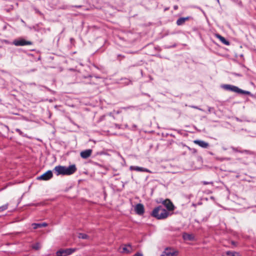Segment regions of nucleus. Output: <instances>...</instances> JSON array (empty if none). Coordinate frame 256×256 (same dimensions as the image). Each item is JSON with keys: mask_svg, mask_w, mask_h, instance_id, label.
Here are the masks:
<instances>
[{"mask_svg": "<svg viewBox=\"0 0 256 256\" xmlns=\"http://www.w3.org/2000/svg\"><path fill=\"white\" fill-rule=\"evenodd\" d=\"M226 256H240L239 254L235 252L228 251L226 253Z\"/></svg>", "mask_w": 256, "mask_h": 256, "instance_id": "obj_18", "label": "nucleus"}, {"mask_svg": "<svg viewBox=\"0 0 256 256\" xmlns=\"http://www.w3.org/2000/svg\"><path fill=\"white\" fill-rule=\"evenodd\" d=\"M218 2H219V0H216Z\"/></svg>", "mask_w": 256, "mask_h": 256, "instance_id": "obj_38", "label": "nucleus"}, {"mask_svg": "<svg viewBox=\"0 0 256 256\" xmlns=\"http://www.w3.org/2000/svg\"><path fill=\"white\" fill-rule=\"evenodd\" d=\"M92 153V150L88 149L80 152V156L83 158H87L90 157Z\"/></svg>", "mask_w": 256, "mask_h": 256, "instance_id": "obj_13", "label": "nucleus"}, {"mask_svg": "<svg viewBox=\"0 0 256 256\" xmlns=\"http://www.w3.org/2000/svg\"><path fill=\"white\" fill-rule=\"evenodd\" d=\"M182 237L184 240H192L194 239L193 234L187 233H184L182 235Z\"/></svg>", "mask_w": 256, "mask_h": 256, "instance_id": "obj_15", "label": "nucleus"}, {"mask_svg": "<svg viewBox=\"0 0 256 256\" xmlns=\"http://www.w3.org/2000/svg\"><path fill=\"white\" fill-rule=\"evenodd\" d=\"M135 256H143V255L141 253L137 252L135 254Z\"/></svg>", "mask_w": 256, "mask_h": 256, "instance_id": "obj_28", "label": "nucleus"}, {"mask_svg": "<svg viewBox=\"0 0 256 256\" xmlns=\"http://www.w3.org/2000/svg\"><path fill=\"white\" fill-rule=\"evenodd\" d=\"M76 7L77 8H80V6H77Z\"/></svg>", "mask_w": 256, "mask_h": 256, "instance_id": "obj_37", "label": "nucleus"}, {"mask_svg": "<svg viewBox=\"0 0 256 256\" xmlns=\"http://www.w3.org/2000/svg\"><path fill=\"white\" fill-rule=\"evenodd\" d=\"M54 170L57 176L70 175L76 172V168L75 164H72L68 167L58 166L54 168Z\"/></svg>", "mask_w": 256, "mask_h": 256, "instance_id": "obj_1", "label": "nucleus"}, {"mask_svg": "<svg viewBox=\"0 0 256 256\" xmlns=\"http://www.w3.org/2000/svg\"><path fill=\"white\" fill-rule=\"evenodd\" d=\"M16 131L18 132L20 135L22 134V132L18 128L16 129Z\"/></svg>", "mask_w": 256, "mask_h": 256, "instance_id": "obj_25", "label": "nucleus"}, {"mask_svg": "<svg viewBox=\"0 0 256 256\" xmlns=\"http://www.w3.org/2000/svg\"><path fill=\"white\" fill-rule=\"evenodd\" d=\"M78 238H82V239H88V238L89 236L86 234H83V233H80L78 234Z\"/></svg>", "mask_w": 256, "mask_h": 256, "instance_id": "obj_20", "label": "nucleus"}, {"mask_svg": "<svg viewBox=\"0 0 256 256\" xmlns=\"http://www.w3.org/2000/svg\"><path fill=\"white\" fill-rule=\"evenodd\" d=\"M193 152H196V150H193Z\"/></svg>", "mask_w": 256, "mask_h": 256, "instance_id": "obj_36", "label": "nucleus"}, {"mask_svg": "<svg viewBox=\"0 0 256 256\" xmlns=\"http://www.w3.org/2000/svg\"><path fill=\"white\" fill-rule=\"evenodd\" d=\"M212 109H213L212 108H210V107H209V108H208V112H212Z\"/></svg>", "mask_w": 256, "mask_h": 256, "instance_id": "obj_30", "label": "nucleus"}, {"mask_svg": "<svg viewBox=\"0 0 256 256\" xmlns=\"http://www.w3.org/2000/svg\"><path fill=\"white\" fill-rule=\"evenodd\" d=\"M8 208V204L0 206V212H4V210H7Z\"/></svg>", "mask_w": 256, "mask_h": 256, "instance_id": "obj_23", "label": "nucleus"}, {"mask_svg": "<svg viewBox=\"0 0 256 256\" xmlns=\"http://www.w3.org/2000/svg\"><path fill=\"white\" fill-rule=\"evenodd\" d=\"M185 22L184 20V19H183L182 18H179L177 20H176V24L178 26H181V25H182L184 24Z\"/></svg>", "mask_w": 256, "mask_h": 256, "instance_id": "obj_21", "label": "nucleus"}, {"mask_svg": "<svg viewBox=\"0 0 256 256\" xmlns=\"http://www.w3.org/2000/svg\"><path fill=\"white\" fill-rule=\"evenodd\" d=\"M222 88L225 90L232 91L238 94H244L246 95H249L250 94V92L248 91L242 90L238 88L236 86L231 84H223L222 86Z\"/></svg>", "mask_w": 256, "mask_h": 256, "instance_id": "obj_3", "label": "nucleus"}, {"mask_svg": "<svg viewBox=\"0 0 256 256\" xmlns=\"http://www.w3.org/2000/svg\"><path fill=\"white\" fill-rule=\"evenodd\" d=\"M162 204L168 210L170 211L173 210H174V206L169 200H166L162 202Z\"/></svg>", "mask_w": 256, "mask_h": 256, "instance_id": "obj_10", "label": "nucleus"}, {"mask_svg": "<svg viewBox=\"0 0 256 256\" xmlns=\"http://www.w3.org/2000/svg\"><path fill=\"white\" fill-rule=\"evenodd\" d=\"M194 142L202 148H208V146H209V144L208 142H206L202 140H194Z\"/></svg>", "mask_w": 256, "mask_h": 256, "instance_id": "obj_12", "label": "nucleus"}, {"mask_svg": "<svg viewBox=\"0 0 256 256\" xmlns=\"http://www.w3.org/2000/svg\"><path fill=\"white\" fill-rule=\"evenodd\" d=\"M32 226L33 228L35 230L42 227H46L48 226V224L46 222L33 223L32 224Z\"/></svg>", "mask_w": 256, "mask_h": 256, "instance_id": "obj_14", "label": "nucleus"}, {"mask_svg": "<svg viewBox=\"0 0 256 256\" xmlns=\"http://www.w3.org/2000/svg\"><path fill=\"white\" fill-rule=\"evenodd\" d=\"M230 148L234 152L241 153L242 150H240L238 148L231 146Z\"/></svg>", "mask_w": 256, "mask_h": 256, "instance_id": "obj_24", "label": "nucleus"}, {"mask_svg": "<svg viewBox=\"0 0 256 256\" xmlns=\"http://www.w3.org/2000/svg\"><path fill=\"white\" fill-rule=\"evenodd\" d=\"M132 107L133 106H130L126 107V108L124 107V108H122L124 109V110H126V109H128V108H132Z\"/></svg>", "mask_w": 256, "mask_h": 256, "instance_id": "obj_29", "label": "nucleus"}, {"mask_svg": "<svg viewBox=\"0 0 256 256\" xmlns=\"http://www.w3.org/2000/svg\"><path fill=\"white\" fill-rule=\"evenodd\" d=\"M204 184H208L207 182H204Z\"/></svg>", "mask_w": 256, "mask_h": 256, "instance_id": "obj_34", "label": "nucleus"}, {"mask_svg": "<svg viewBox=\"0 0 256 256\" xmlns=\"http://www.w3.org/2000/svg\"><path fill=\"white\" fill-rule=\"evenodd\" d=\"M78 250L76 248H69L66 249H60L56 252V256H68L70 255Z\"/></svg>", "mask_w": 256, "mask_h": 256, "instance_id": "obj_4", "label": "nucleus"}, {"mask_svg": "<svg viewBox=\"0 0 256 256\" xmlns=\"http://www.w3.org/2000/svg\"><path fill=\"white\" fill-rule=\"evenodd\" d=\"M130 168L132 170L152 173L150 170L142 167H140L138 166H130Z\"/></svg>", "mask_w": 256, "mask_h": 256, "instance_id": "obj_9", "label": "nucleus"}, {"mask_svg": "<svg viewBox=\"0 0 256 256\" xmlns=\"http://www.w3.org/2000/svg\"><path fill=\"white\" fill-rule=\"evenodd\" d=\"M178 252L170 248H166L160 256H176Z\"/></svg>", "mask_w": 256, "mask_h": 256, "instance_id": "obj_8", "label": "nucleus"}, {"mask_svg": "<svg viewBox=\"0 0 256 256\" xmlns=\"http://www.w3.org/2000/svg\"><path fill=\"white\" fill-rule=\"evenodd\" d=\"M228 198L238 204H240L242 200V198L239 197L236 193H228Z\"/></svg>", "mask_w": 256, "mask_h": 256, "instance_id": "obj_5", "label": "nucleus"}, {"mask_svg": "<svg viewBox=\"0 0 256 256\" xmlns=\"http://www.w3.org/2000/svg\"><path fill=\"white\" fill-rule=\"evenodd\" d=\"M193 152H196V150H193Z\"/></svg>", "mask_w": 256, "mask_h": 256, "instance_id": "obj_35", "label": "nucleus"}, {"mask_svg": "<svg viewBox=\"0 0 256 256\" xmlns=\"http://www.w3.org/2000/svg\"><path fill=\"white\" fill-rule=\"evenodd\" d=\"M132 250V248L130 244H128V245L125 246L122 248V252H124V253L128 254L131 252Z\"/></svg>", "mask_w": 256, "mask_h": 256, "instance_id": "obj_16", "label": "nucleus"}, {"mask_svg": "<svg viewBox=\"0 0 256 256\" xmlns=\"http://www.w3.org/2000/svg\"><path fill=\"white\" fill-rule=\"evenodd\" d=\"M183 19H184V22H186V20H189L190 18V16H187V17H182Z\"/></svg>", "mask_w": 256, "mask_h": 256, "instance_id": "obj_27", "label": "nucleus"}, {"mask_svg": "<svg viewBox=\"0 0 256 256\" xmlns=\"http://www.w3.org/2000/svg\"><path fill=\"white\" fill-rule=\"evenodd\" d=\"M174 9H175V10H176V9H177L178 6H175L174 7Z\"/></svg>", "mask_w": 256, "mask_h": 256, "instance_id": "obj_32", "label": "nucleus"}, {"mask_svg": "<svg viewBox=\"0 0 256 256\" xmlns=\"http://www.w3.org/2000/svg\"><path fill=\"white\" fill-rule=\"evenodd\" d=\"M52 172L51 170H48L43 174L38 177L37 179L38 180H50L52 177Z\"/></svg>", "mask_w": 256, "mask_h": 256, "instance_id": "obj_7", "label": "nucleus"}, {"mask_svg": "<svg viewBox=\"0 0 256 256\" xmlns=\"http://www.w3.org/2000/svg\"><path fill=\"white\" fill-rule=\"evenodd\" d=\"M190 107L192 108H196V109H198V110H202L200 108H199L198 107L196 106H190Z\"/></svg>", "mask_w": 256, "mask_h": 256, "instance_id": "obj_26", "label": "nucleus"}, {"mask_svg": "<svg viewBox=\"0 0 256 256\" xmlns=\"http://www.w3.org/2000/svg\"><path fill=\"white\" fill-rule=\"evenodd\" d=\"M135 211L139 215L143 214L144 212V206L140 204H137L135 207Z\"/></svg>", "mask_w": 256, "mask_h": 256, "instance_id": "obj_11", "label": "nucleus"}, {"mask_svg": "<svg viewBox=\"0 0 256 256\" xmlns=\"http://www.w3.org/2000/svg\"><path fill=\"white\" fill-rule=\"evenodd\" d=\"M120 111H119V110H118V111L116 112V114H120Z\"/></svg>", "mask_w": 256, "mask_h": 256, "instance_id": "obj_31", "label": "nucleus"}, {"mask_svg": "<svg viewBox=\"0 0 256 256\" xmlns=\"http://www.w3.org/2000/svg\"><path fill=\"white\" fill-rule=\"evenodd\" d=\"M241 153H245L247 154H254V152L249 150H242Z\"/></svg>", "mask_w": 256, "mask_h": 256, "instance_id": "obj_22", "label": "nucleus"}, {"mask_svg": "<svg viewBox=\"0 0 256 256\" xmlns=\"http://www.w3.org/2000/svg\"><path fill=\"white\" fill-rule=\"evenodd\" d=\"M216 37L220 40L222 42L225 44L226 45L228 46L230 44V42L226 40L224 37L221 36L220 34H217Z\"/></svg>", "mask_w": 256, "mask_h": 256, "instance_id": "obj_17", "label": "nucleus"}, {"mask_svg": "<svg viewBox=\"0 0 256 256\" xmlns=\"http://www.w3.org/2000/svg\"><path fill=\"white\" fill-rule=\"evenodd\" d=\"M169 212L162 206H158L154 208L152 213V216L158 220H162L166 218Z\"/></svg>", "mask_w": 256, "mask_h": 256, "instance_id": "obj_2", "label": "nucleus"}, {"mask_svg": "<svg viewBox=\"0 0 256 256\" xmlns=\"http://www.w3.org/2000/svg\"><path fill=\"white\" fill-rule=\"evenodd\" d=\"M70 40V41H71V42H72V40H74V38H71Z\"/></svg>", "mask_w": 256, "mask_h": 256, "instance_id": "obj_33", "label": "nucleus"}, {"mask_svg": "<svg viewBox=\"0 0 256 256\" xmlns=\"http://www.w3.org/2000/svg\"><path fill=\"white\" fill-rule=\"evenodd\" d=\"M40 247L41 246L39 242H36L32 246V248L35 250H38Z\"/></svg>", "mask_w": 256, "mask_h": 256, "instance_id": "obj_19", "label": "nucleus"}, {"mask_svg": "<svg viewBox=\"0 0 256 256\" xmlns=\"http://www.w3.org/2000/svg\"><path fill=\"white\" fill-rule=\"evenodd\" d=\"M32 42L28 41L24 39L21 38L18 40H15L13 42V44L16 46H24L26 45H32Z\"/></svg>", "mask_w": 256, "mask_h": 256, "instance_id": "obj_6", "label": "nucleus"}]
</instances>
